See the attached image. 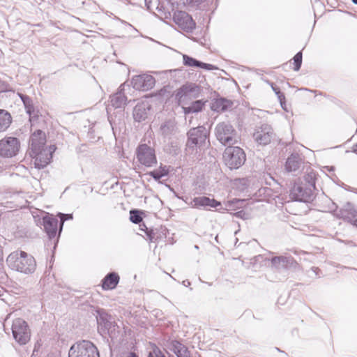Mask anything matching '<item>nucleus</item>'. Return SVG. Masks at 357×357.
Wrapping results in <instances>:
<instances>
[{
  "label": "nucleus",
  "mask_w": 357,
  "mask_h": 357,
  "mask_svg": "<svg viewBox=\"0 0 357 357\" xmlns=\"http://www.w3.org/2000/svg\"><path fill=\"white\" fill-rule=\"evenodd\" d=\"M6 262L11 269L24 274H31L36 268L34 257L22 250L10 253L7 257Z\"/></svg>",
  "instance_id": "nucleus-1"
},
{
  "label": "nucleus",
  "mask_w": 357,
  "mask_h": 357,
  "mask_svg": "<svg viewBox=\"0 0 357 357\" xmlns=\"http://www.w3.org/2000/svg\"><path fill=\"white\" fill-rule=\"evenodd\" d=\"M217 139L224 146H231L238 143L239 136L233 126L228 122H221L215 128Z\"/></svg>",
  "instance_id": "nucleus-2"
},
{
  "label": "nucleus",
  "mask_w": 357,
  "mask_h": 357,
  "mask_svg": "<svg viewBox=\"0 0 357 357\" xmlns=\"http://www.w3.org/2000/svg\"><path fill=\"white\" fill-rule=\"evenodd\" d=\"M223 159L225 165L231 169H238L245 161V153L238 146H228L224 151Z\"/></svg>",
  "instance_id": "nucleus-3"
},
{
  "label": "nucleus",
  "mask_w": 357,
  "mask_h": 357,
  "mask_svg": "<svg viewBox=\"0 0 357 357\" xmlns=\"http://www.w3.org/2000/svg\"><path fill=\"white\" fill-rule=\"evenodd\" d=\"M69 357H100L96 347L91 342L83 340L73 344L68 352Z\"/></svg>",
  "instance_id": "nucleus-4"
},
{
  "label": "nucleus",
  "mask_w": 357,
  "mask_h": 357,
  "mask_svg": "<svg viewBox=\"0 0 357 357\" xmlns=\"http://www.w3.org/2000/svg\"><path fill=\"white\" fill-rule=\"evenodd\" d=\"M208 130L204 126L191 128L188 132L187 150L192 153L197 147H201L205 143Z\"/></svg>",
  "instance_id": "nucleus-5"
},
{
  "label": "nucleus",
  "mask_w": 357,
  "mask_h": 357,
  "mask_svg": "<svg viewBox=\"0 0 357 357\" xmlns=\"http://www.w3.org/2000/svg\"><path fill=\"white\" fill-rule=\"evenodd\" d=\"M12 333L14 339L20 345L26 344L30 340V330L26 322L22 319L18 318L13 321Z\"/></svg>",
  "instance_id": "nucleus-6"
},
{
  "label": "nucleus",
  "mask_w": 357,
  "mask_h": 357,
  "mask_svg": "<svg viewBox=\"0 0 357 357\" xmlns=\"http://www.w3.org/2000/svg\"><path fill=\"white\" fill-rule=\"evenodd\" d=\"M20 140L13 137H6L0 140V155L3 158L15 156L20 151Z\"/></svg>",
  "instance_id": "nucleus-7"
},
{
  "label": "nucleus",
  "mask_w": 357,
  "mask_h": 357,
  "mask_svg": "<svg viewBox=\"0 0 357 357\" xmlns=\"http://www.w3.org/2000/svg\"><path fill=\"white\" fill-rule=\"evenodd\" d=\"M56 146L51 145L38 150V151H30L31 156L35 159L34 165L36 168L43 169L46 167L52 158V153L55 151Z\"/></svg>",
  "instance_id": "nucleus-8"
},
{
  "label": "nucleus",
  "mask_w": 357,
  "mask_h": 357,
  "mask_svg": "<svg viewBox=\"0 0 357 357\" xmlns=\"http://www.w3.org/2000/svg\"><path fill=\"white\" fill-rule=\"evenodd\" d=\"M137 158L142 165L148 167L157 164L155 150L146 144H141L137 147Z\"/></svg>",
  "instance_id": "nucleus-9"
},
{
  "label": "nucleus",
  "mask_w": 357,
  "mask_h": 357,
  "mask_svg": "<svg viewBox=\"0 0 357 357\" xmlns=\"http://www.w3.org/2000/svg\"><path fill=\"white\" fill-rule=\"evenodd\" d=\"M274 135L273 129L270 125L262 124L256 127L252 137L258 144L266 146L271 143Z\"/></svg>",
  "instance_id": "nucleus-10"
},
{
  "label": "nucleus",
  "mask_w": 357,
  "mask_h": 357,
  "mask_svg": "<svg viewBox=\"0 0 357 357\" xmlns=\"http://www.w3.org/2000/svg\"><path fill=\"white\" fill-rule=\"evenodd\" d=\"M290 196L293 199L302 202H309L314 198L311 188L303 183H296L291 190Z\"/></svg>",
  "instance_id": "nucleus-11"
},
{
  "label": "nucleus",
  "mask_w": 357,
  "mask_h": 357,
  "mask_svg": "<svg viewBox=\"0 0 357 357\" xmlns=\"http://www.w3.org/2000/svg\"><path fill=\"white\" fill-rule=\"evenodd\" d=\"M155 78L150 75L143 74L134 76L131 83L134 89L137 90L147 91L155 85Z\"/></svg>",
  "instance_id": "nucleus-12"
},
{
  "label": "nucleus",
  "mask_w": 357,
  "mask_h": 357,
  "mask_svg": "<svg viewBox=\"0 0 357 357\" xmlns=\"http://www.w3.org/2000/svg\"><path fill=\"white\" fill-rule=\"evenodd\" d=\"M173 20L176 24L185 31H192L195 27V23L192 18L185 11H175L173 15Z\"/></svg>",
  "instance_id": "nucleus-13"
},
{
  "label": "nucleus",
  "mask_w": 357,
  "mask_h": 357,
  "mask_svg": "<svg viewBox=\"0 0 357 357\" xmlns=\"http://www.w3.org/2000/svg\"><path fill=\"white\" fill-rule=\"evenodd\" d=\"M177 132L178 128L174 119L165 120L160 126V134L165 139H172Z\"/></svg>",
  "instance_id": "nucleus-14"
},
{
  "label": "nucleus",
  "mask_w": 357,
  "mask_h": 357,
  "mask_svg": "<svg viewBox=\"0 0 357 357\" xmlns=\"http://www.w3.org/2000/svg\"><path fill=\"white\" fill-rule=\"evenodd\" d=\"M333 215L339 219L351 222L353 218L357 217V209L351 203H347L340 210H335Z\"/></svg>",
  "instance_id": "nucleus-15"
},
{
  "label": "nucleus",
  "mask_w": 357,
  "mask_h": 357,
  "mask_svg": "<svg viewBox=\"0 0 357 357\" xmlns=\"http://www.w3.org/2000/svg\"><path fill=\"white\" fill-rule=\"evenodd\" d=\"M46 142V137L45 132L40 130L34 132L30 138L31 151H38L44 147Z\"/></svg>",
  "instance_id": "nucleus-16"
},
{
  "label": "nucleus",
  "mask_w": 357,
  "mask_h": 357,
  "mask_svg": "<svg viewBox=\"0 0 357 357\" xmlns=\"http://www.w3.org/2000/svg\"><path fill=\"white\" fill-rule=\"evenodd\" d=\"M43 226L50 238L55 237L58 227V220L53 215H47L43 219Z\"/></svg>",
  "instance_id": "nucleus-17"
},
{
  "label": "nucleus",
  "mask_w": 357,
  "mask_h": 357,
  "mask_svg": "<svg viewBox=\"0 0 357 357\" xmlns=\"http://www.w3.org/2000/svg\"><path fill=\"white\" fill-rule=\"evenodd\" d=\"M190 204L192 205V207L195 208H201L206 206L216 208L217 206L221 205L220 202H218L214 199H210L209 197L204 196L195 197L192 200Z\"/></svg>",
  "instance_id": "nucleus-18"
},
{
  "label": "nucleus",
  "mask_w": 357,
  "mask_h": 357,
  "mask_svg": "<svg viewBox=\"0 0 357 357\" xmlns=\"http://www.w3.org/2000/svg\"><path fill=\"white\" fill-rule=\"evenodd\" d=\"M198 91V87L195 85H183L178 89L176 93V98L179 103L184 101L187 98H190Z\"/></svg>",
  "instance_id": "nucleus-19"
},
{
  "label": "nucleus",
  "mask_w": 357,
  "mask_h": 357,
  "mask_svg": "<svg viewBox=\"0 0 357 357\" xmlns=\"http://www.w3.org/2000/svg\"><path fill=\"white\" fill-rule=\"evenodd\" d=\"M150 106L147 102L138 103L133 109V117L136 121H144L148 116Z\"/></svg>",
  "instance_id": "nucleus-20"
},
{
  "label": "nucleus",
  "mask_w": 357,
  "mask_h": 357,
  "mask_svg": "<svg viewBox=\"0 0 357 357\" xmlns=\"http://www.w3.org/2000/svg\"><path fill=\"white\" fill-rule=\"evenodd\" d=\"M169 348L177 357H191L188 347L177 340H172L169 343Z\"/></svg>",
  "instance_id": "nucleus-21"
},
{
  "label": "nucleus",
  "mask_w": 357,
  "mask_h": 357,
  "mask_svg": "<svg viewBox=\"0 0 357 357\" xmlns=\"http://www.w3.org/2000/svg\"><path fill=\"white\" fill-rule=\"evenodd\" d=\"M124 84H121L119 88L118 92L113 94L110 97V102L112 107L114 108H122L126 104V97L123 93Z\"/></svg>",
  "instance_id": "nucleus-22"
},
{
  "label": "nucleus",
  "mask_w": 357,
  "mask_h": 357,
  "mask_svg": "<svg viewBox=\"0 0 357 357\" xmlns=\"http://www.w3.org/2000/svg\"><path fill=\"white\" fill-rule=\"evenodd\" d=\"M302 163V159L298 154H291L287 160L285 167L288 172H296L299 171Z\"/></svg>",
  "instance_id": "nucleus-23"
},
{
  "label": "nucleus",
  "mask_w": 357,
  "mask_h": 357,
  "mask_svg": "<svg viewBox=\"0 0 357 357\" xmlns=\"http://www.w3.org/2000/svg\"><path fill=\"white\" fill-rule=\"evenodd\" d=\"M183 64L186 66L201 68L206 70H213L215 68L211 64L203 63L186 54L183 55Z\"/></svg>",
  "instance_id": "nucleus-24"
},
{
  "label": "nucleus",
  "mask_w": 357,
  "mask_h": 357,
  "mask_svg": "<svg viewBox=\"0 0 357 357\" xmlns=\"http://www.w3.org/2000/svg\"><path fill=\"white\" fill-rule=\"evenodd\" d=\"M119 282L117 273L112 272L108 273L102 280V287L105 290L114 289Z\"/></svg>",
  "instance_id": "nucleus-25"
},
{
  "label": "nucleus",
  "mask_w": 357,
  "mask_h": 357,
  "mask_svg": "<svg viewBox=\"0 0 357 357\" xmlns=\"http://www.w3.org/2000/svg\"><path fill=\"white\" fill-rule=\"evenodd\" d=\"M294 263L292 257L280 256L271 259V264L277 269L287 268Z\"/></svg>",
  "instance_id": "nucleus-26"
},
{
  "label": "nucleus",
  "mask_w": 357,
  "mask_h": 357,
  "mask_svg": "<svg viewBox=\"0 0 357 357\" xmlns=\"http://www.w3.org/2000/svg\"><path fill=\"white\" fill-rule=\"evenodd\" d=\"M19 96L24 103L26 113L29 115L30 121L34 118H37L38 111L35 110L33 101L31 98L22 93H19Z\"/></svg>",
  "instance_id": "nucleus-27"
},
{
  "label": "nucleus",
  "mask_w": 357,
  "mask_h": 357,
  "mask_svg": "<svg viewBox=\"0 0 357 357\" xmlns=\"http://www.w3.org/2000/svg\"><path fill=\"white\" fill-rule=\"evenodd\" d=\"M12 123L10 114L5 110L0 109V132L6 131Z\"/></svg>",
  "instance_id": "nucleus-28"
},
{
  "label": "nucleus",
  "mask_w": 357,
  "mask_h": 357,
  "mask_svg": "<svg viewBox=\"0 0 357 357\" xmlns=\"http://www.w3.org/2000/svg\"><path fill=\"white\" fill-rule=\"evenodd\" d=\"M232 102L225 98H218L212 105V109L218 112H224L231 108Z\"/></svg>",
  "instance_id": "nucleus-29"
},
{
  "label": "nucleus",
  "mask_w": 357,
  "mask_h": 357,
  "mask_svg": "<svg viewBox=\"0 0 357 357\" xmlns=\"http://www.w3.org/2000/svg\"><path fill=\"white\" fill-rule=\"evenodd\" d=\"M204 106V103L201 100H196L193 102L189 107H183L184 113L185 114L198 112L202 110Z\"/></svg>",
  "instance_id": "nucleus-30"
},
{
  "label": "nucleus",
  "mask_w": 357,
  "mask_h": 357,
  "mask_svg": "<svg viewBox=\"0 0 357 357\" xmlns=\"http://www.w3.org/2000/svg\"><path fill=\"white\" fill-rule=\"evenodd\" d=\"M97 322L99 326L103 327L105 329H108L111 326V322L109 321L107 314H100L97 317Z\"/></svg>",
  "instance_id": "nucleus-31"
},
{
  "label": "nucleus",
  "mask_w": 357,
  "mask_h": 357,
  "mask_svg": "<svg viewBox=\"0 0 357 357\" xmlns=\"http://www.w3.org/2000/svg\"><path fill=\"white\" fill-rule=\"evenodd\" d=\"M305 181L307 183V186L311 188L312 190L315 188L316 174L311 171L306 174L304 176Z\"/></svg>",
  "instance_id": "nucleus-32"
},
{
  "label": "nucleus",
  "mask_w": 357,
  "mask_h": 357,
  "mask_svg": "<svg viewBox=\"0 0 357 357\" xmlns=\"http://www.w3.org/2000/svg\"><path fill=\"white\" fill-rule=\"evenodd\" d=\"M130 220L135 224H140L142 221V218L139 213V211L135 209H132L130 211Z\"/></svg>",
  "instance_id": "nucleus-33"
},
{
  "label": "nucleus",
  "mask_w": 357,
  "mask_h": 357,
  "mask_svg": "<svg viewBox=\"0 0 357 357\" xmlns=\"http://www.w3.org/2000/svg\"><path fill=\"white\" fill-rule=\"evenodd\" d=\"M294 60V70L295 71L299 70L302 64V52H298L293 58Z\"/></svg>",
  "instance_id": "nucleus-34"
},
{
  "label": "nucleus",
  "mask_w": 357,
  "mask_h": 357,
  "mask_svg": "<svg viewBox=\"0 0 357 357\" xmlns=\"http://www.w3.org/2000/svg\"><path fill=\"white\" fill-rule=\"evenodd\" d=\"M273 91L277 95L278 98L279 99L281 105L282 106L283 102H284L285 97L284 95L280 91V88L275 86L274 84H271Z\"/></svg>",
  "instance_id": "nucleus-35"
},
{
  "label": "nucleus",
  "mask_w": 357,
  "mask_h": 357,
  "mask_svg": "<svg viewBox=\"0 0 357 357\" xmlns=\"http://www.w3.org/2000/svg\"><path fill=\"white\" fill-rule=\"evenodd\" d=\"M144 1H145V4H146L148 10H153L155 8L158 10H160L159 4L158 3L157 0H144Z\"/></svg>",
  "instance_id": "nucleus-36"
},
{
  "label": "nucleus",
  "mask_w": 357,
  "mask_h": 357,
  "mask_svg": "<svg viewBox=\"0 0 357 357\" xmlns=\"http://www.w3.org/2000/svg\"><path fill=\"white\" fill-rule=\"evenodd\" d=\"M60 219H61V229L62 228V226L63 225V222L66 220L73 219V215L72 214H63V213H59V214Z\"/></svg>",
  "instance_id": "nucleus-37"
},
{
  "label": "nucleus",
  "mask_w": 357,
  "mask_h": 357,
  "mask_svg": "<svg viewBox=\"0 0 357 357\" xmlns=\"http://www.w3.org/2000/svg\"><path fill=\"white\" fill-rule=\"evenodd\" d=\"M204 0H186V2H183L184 3H186L192 7L198 6L201 3H202Z\"/></svg>",
  "instance_id": "nucleus-38"
},
{
  "label": "nucleus",
  "mask_w": 357,
  "mask_h": 357,
  "mask_svg": "<svg viewBox=\"0 0 357 357\" xmlns=\"http://www.w3.org/2000/svg\"><path fill=\"white\" fill-rule=\"evenodd\" d=\"M150 175L156 181L159 180L160 178H161L165 174H161L158 172H155V171H153V172H150Z\"/></svg>",
  "instance_id": "nucleus-39"
},
{
  "label": "nucleus",
  "mask_w": 357,
  "mask_h": 357,
  "mask_svg": "<svg viewBox=\"0 0 357 357\" xmlns=\"http://www.w3.org/2000/svg\"><path fill=\"white\" fill-rule=\"evenodd\" d=\"M139 227H140V229L142 231H144L147 236H151V234L152 233V231H151V230H149L148 229V227L145 225L144 223L139 224Z\"/></svg>",
  "instance_id": "nucleus-40"
},
{
  "label": "nucleus",
  "mask_w": 357,
  "mask_h": 357,
  "mask_svg": "<svg viewBox=\"0 0 357 357\" xmlns=\"http://www.w3.org/2000/svg\"><path fill=\"white\" fill-rule=\"evenodd\" d=\"M153 352L155 355V357H165V356L162 354V353L158 348L155 349L153 350Z\"/></svg>",
  "instance_id": "nucleus-41"
},
{
  "label": "nucleus",
  "mask_w": 357,
  "mask_h": 357,
  "mask_svg": "<svg viewBox=\"0 0 357 357\" xmlns=\"http://www.w3.org/2000/svg\"><path fill=\"white\" fill-rule=\"evenodd\" d=\"M127 357H137V356L135 353H130Z\"/></svg>",
  "instance_id": "nucleus-42"
},
{
  "label": "nucleus",
  "mask_w": 357,
  "mask_h": 357,
  "mask_svg": "<svg viewBox=\"0 0 357 357\" xmlns=\"http://www.w3.org/2000/svg\"><path fill=\"white\" fill-rule=\"evenodd\" d=\"M183 284L185 286H188V285H189L190 284L188 280H185V281L183 282Z\"/></svg>",
  "instance_id": "nucleus-43"
},
{
  "label": "nucleus",
  "mask_w": 357,
  "mask_h": 357,
  "mask_svg": "<svg viewBox=\"0 0 357 357\" xmlns=\"http://www.w3.org/2000/svg\"><path fill=\"white\" fill-rule=\"evenodd\" d=\"M353 150H354V152L357 151V143L354 145Z\"/></svg>",
  "instance_id": "nucleus-44"
},
{
  "label": "nucleus",
  "mask_w": 357,
  "mask_h": 357,
  "mask_svg": "<svg viewBox=\"0 0 357 357\" xmlns=\"http://www.w3.org/2000/svg\"><path fill=\"white\" fill-rule=\"evenodd\" d=\"M353 225L357 227V219L353 221Z\"/></svg>",
  "instance_id": "nucleus-45"
},
{
  "label": "nucleus",
  "mask_w": 357,
  "mask_h": 357,
  "mask_svg": "<svg viewBox=\"0 0 357 357\" xmlns=\"http://www.w3.org/2000/svg\"><path fill=\"white\" fill-rule=\"evenodd\" d=\"M354 4H357V0H351Z\"/></svg>",
  "instance_id": "nucleus-46"
},
{
  "label": "nucleus",
  "mask_w": 357,
  "mask_h": 357,
  "mask_svg": "<svg viewBox=\"0 0 357 357\" xmlns=\"http://www.w3.org/2000/svg\"><path fill=\"white\" fill-rule=\"evenodd\" d=\"M149 357H153V356L151 354H150V355L149 356Z\"/></svg>",
  "instance_id": "nucleus-47"
}]
</instances>
